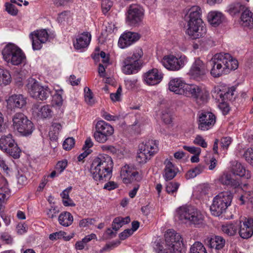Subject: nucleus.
Returning a JSON list of instances; mask_svg holds the SVG:
<instances>
[{"label":"nucleus","instance_id":"nucleus-45","mask_svg":"<svg viewBox=\"0 0 253 253\" xmlns=\"http://www.w3.org/2000/svg\"><path fill=\"white\" fill-rule=\"evenodd\" d=\"M161 118L166 124H169L172 122L171 112L169 109H166L162 111Z\"/></svg>","mask_w":253,"mask_h":253},{"label":"nucleus","instance_id":"nucleus-63","mask_svg":"<svg viewBox=\"0 0 253 253\" xmlns=\"http://www.w3.org/2000/svg\"><path fill=\"white\" fill-rule=\"evenodd\" d=\"M67 162L66 161L58 162L56 165V169L60 174L66 168Z\"/></svg>","mask_w":253,"mask_h":253},{"label":"nucleus","instance_id":"nucleus-17","mask_svg":"<svg viewBox=\"0 0 253 253\" xmlns=\"http://www.w3.org/2000/svg\"><path fill=\"white\" fill-rule=\"evenodd\" d=\"M215 122L216 117L211 112L203 111L198 114V128L202 131H206L212 128Z\"/></svg>","mask_w":253,"mask_h":253},{"label":"nucleus","instance_id":"nucleus-24","mask_svg":"<svg viewBox=\"0 0 253 253\" xmlns=\"http://www.w3.org/2000/svg\"><path fill=\"white\" fill-rule=\"evenodd\" d=\"M27 98L22 94H14L9 97L7 100V107L12 110L16 108H22L26 106Z\"/></svg>","mask_w":253,"mask_h":253},{"label":"nucleus","instance_id":"nucleus-14","mask_svg":"<svg viewBox=\"0 0 253 253\" xmlns=\"http://www.w3.org/2000/svg\"><path fill=\"white\" fill-rule=\"evenodd\" d=\"M95 129L93 136L99 143L106 142L114 131V128L104 121H99L96 123Z\"/></svg>","mask_w":253,"mask_h":253},{"label":"nucleus","instance_id":"nucleus-36","mask_svg":"<svg viewBox=\"0 0 253 253\" xmlns=\"http://www.w3.org/2000/svg\"><path fill=\"white\" fill-rule=\"evenodd\" d=\"M58 221L62 226L68 227L72 224L73 216L69 212L64 211L59 215Z\"/></svg>","mask_w":253,"mask_h":253},{"label":"nucleus","instance_id":"nucleus-51","mask_svg":"<svg viewBox=\"0 0 253 253\" xmlns=\"http://www.w3.org/2000/svg\"><path fill=\"white\" fill-rule=\"evenodd\" d=\"M193 143L197 145H199L203 148H207L208 144L204 138L200 135H197L194 140Z\"/></svg>","mask_w":253,"mask_h":253},{"label":"nucleus","instance_id":"nucleus-50","mask_svg":"<svg viewBox=\"0 0 253 253\" xmlns=\"http://www.w3.org/2000/svg\"><path fill=\"white\" fill-rule=\"evenodd\" d=\"M245 160L253 166V148H250L247 149L244 154Z\"/></svg>","mask_w":253,"mask_h":253},{"label":"nucleus","instance_id":"nucleus-64","mask_svg":"<svg viewBox=\"0 0 253 253\" xmlns=\"http://www.w3.org/2000/svg\"><path fill=\"white\" fill-rule=\"evenodd\" d=\"M132 234L133 231L132 230L129 229H126L120 234L119 237L121 240H124Z\"/></svg>","mask_w":253,"mask_h":253},{"label":"nucleus","instance_id":"nucleus-5","mask_svg":"<svg viewBox=\"0 0 253 253\" xmlns=\"http://www.w3.org/2000/svg\"><path fill=\"white\" fill-rule=\"evenodd\" d=\"M233 198V195L229 191L219 193L214 197L212 204L210 207L211 214L218 216L225 212L227 208L230 206Z\"/></svg>","mask_w":253,"mask_h":253},{"label":"nucleus","instance_id":"nucleus-28","mask_svg":"<svg viewBox=\"0 0 253 253\" xmlns=\"http://www.w3.org/2000/svg\"><path fill=\"white\" fill-rule=\"evenodd\" d=\"M164 165L165 167L164 170L163 177L166 181L170 180L176 175L178 169L168 159L165 161Z\"/></svg>","mask_w":253,"mask_h":253},{"label":"nucleus","instance_id":"nucleus-46","mask_svg":"<svg viewBox=\"0 0 253 253\" xmlns=\"http://www.w3.org/2000/svg\"><path fill=\"white\" fill-rule=\"evenodd\" d=\"M10 196V190L6 186L0 188V202H4Z\"/></svg>","mask_w":253,"mask_h":253},{"label":"nucleus","instance_id":"nucleus-44","mask_svg":"<svg viewBox=\"0 0 253 253\" xmlns=\"http://www.w3.org/2000/svg\"><path fill=\"white\" fill-rule=\"evenodd\" d=\"M66 233L63 231H59L50 234L49 238L51 240H56L58 239H63L65 241H69L71 239L69 236H65Z\"/></svg>","mask_w":253,"mask_h":253},{"label":"nucleus","instance_id":"nucleus-42","mask_svg":"<svg viewBox=\"0 0 253 253\" xmlns=\"http://www.w3.org/2000/svg\"><path fill=\"white\" fill-rule=\"evenodd\" d=\"M189 253H207L202 243L196 242L191 247Z\"/></svg>","mask_w":253,"mask_h":253},{"label":"nucleus","instance_id":"nucleus-3","mask_svg":"<svg viewBox=\"0 0 253 253\" xmlns=\"http://www.w3.org/2000/svg\"><path fill=\"white\" fill-rule=\"evenodd\" d=\"M165 243L158 241L154 250L157 253H180L182 240L181 235L173 230L169 229L165 234Z\"/></svg>","mask_w":253,"mask_h":253},{"label":"nucleus","instance_id":"nucleus-54","mask_svg":"<svg viewBox=\"0 0 253 253\" xmlns=\"http://www.w3.org/2000/svg\"><path fill=\"white\" fill-rule=\"evenodd\" d=\"M120 242H112L110 244H106L102 249L100 250V253L104 252H109L111 250L114 249L115 248L118 246L120 244Z\"/></svg>","mask_w":253,"mask_h":253},{"label":"nucleus","instance_id":"nucleus-21","mask_svg":"<svg viewBox=\"0 0 253 253\" xmlns=\"http://www.w3.org/2000/svg\"><path fill=\"white\" fill-rule=\"evenodd\" d=\"M140 36L135 32H127L122 34L118 41V46L121 48H126L139 40Z\"/></svg>","mask_w":253,"mask_h":253},{"label":"nucleus","instance_id":"nucleus-16","mask_svg":"<svg viewBox=\"0 0 253 253\" xmlns=\"http://www.w3.org/2000/svg\"><path fill=\"white\" fill-rule=\"evenodd\" d=\"M207 72L206 64L199 58H196L190 67L188 74L193 79L200 81L202 80Z\"/></svg>","mask_w":253,"mask_h":253},{"label":"nucleus","instance_id":"nucleus-9","mask_svg":"<svg viewBox=\"0 0 253 253\" xmlns=\"http://www.w3.org/2000/svg\"><path fill=\"white\" fill-rule=\"evenodd\" d=\"M158 144L157 141L148 140L139 145L136 160L140 164L146 163L152 156L158 152Z\"/></svg>","mask_w":253,"mask_h":253},{"label":"nucleus","instance_id":"nucleus-12","mask_svg":"<svg viewBox=\"0 0 253 253\" xmlns=\"http://www.w3.org/2000/svg\"><path fill=\"white\" fill-rule=\"evenodd\" d=\"M0 149L14 159L20 157L21 150L11 134L3 135L0 138Z\"/></svg>","mask_w":253,"mask_h":253},{"label":"nucleus","instance_id":"nucleus-18","mask_svg":"<svg viewBox=\"0 0 253 253\" xmlns=\"http://www.w3.org/2000/svg\"><path fill=\"white\" fill-rule=\"evenodd\" d=\"M29 37L32 42L33 50H40L42 47V43L47 42L48 34L45 30L43 29L31 33Z\"/></svg>","mask_w":253,"mask_h":253},{"label":"nucleus","instance_id":"nucleus-19","mask_svg":"<svg viewBox=\"0 0 253 253\" xmlns=\"http://www.w3.org/2000/svg\"><path fill=\"white\" fill-rule=\"evenodd\" d=\"M121 176L124 183H130L134 180H139L138 172L132 165H125L121 170Z\"/></svg>","mask_w":253,"mask_h":253},{"label":"nucleus","instance_id":"nucleus-38","mask_svg":"<svg viewBox=\"0 0 253 253\" xmlns=\"http://www.w3.org/2000/svg\"><path fill=\"white\" fill-rule=\"evenodd\" d=\"M130 221L128 216L126 217H117L115 218L112 222V226L113 230L118 231L124 225L129 223Z\"/></svg>","mask_w":253,"mask_h":253},{"label":"nucleus","instance_id":"nucleus-7","mask_svg":"<svg viewBox=\"0 0 253 253\" xmlns=\"http://www.w3.org/2000/svg\"><path fill=\"white\" fill-rule=\"evenodd\" d=\"M143 55L141 48L135 49L133 54L126 57L122 62V71L126 75H131L137 73L141 66V58Z\"/></svg>","mask_w":253,"mask_h":253},{"label":"nucleus","instance_id":"nucleus-26","mask_svg":"<svg viewBox=\"0 0 253 253\" xmlns=\"http://www.w3.org/2000/svg\"><path fill=\"white\" fill-rule=\"evenodd\" d=\"M33 113L41 119L50 118L52 116V107L49 105L35 104L33 108Z\"/></svg>","mask_w":253,"mask_h":253},{"label":"nucleus","instance_id":"nucleus-58","mask_svg":"<svg viewBox=\"0 0 253 253\" xmlns=\"http://www.w3.org/2000/svg\"><path fill=\"white\" fill-rule=\"evenodd\" d=\"M232 140L230 137H223L220 140L221 146L223 149H227L231 144Z\"/></svg>","mask_w":253,"mask_h":253},{"label":"nucleus","instance_id":"nucleus-6","mask_svg":"<svg viewBox=\"0 0 253 253\" xmlns=\"http://www.w3.org/2000/svg\"><path fill=\"white\" fill-rule=\"evenodd\" d=\"M3 58L8 63L18 66L26 61V56L22 49L13 43L6 44L2 50Z\"/></svg>","mask_w":253,"mask_h":253},{"label":"nucleus","instance_id":"nucleus-43","mask_svg":"<svg viewBox=\"0 0 253 253\" xmlns=\"http://www.w3.org/2000/svg\"><path fill=\"white\" fill-rule=\"evenodd\" d=\"M11 76L7 70L2 69L0 74V85H6L11 82Z\"/></svg>","mask_w":253,"mask_h":253},{"label":"nucleus","instance_id":"nucleus-56","mask_svg":"<svg viewBox=\"0 0 253 253\" xmlns=\"http://www.w3.org/2000/svg\"><path fill=\"white\" fill-rule=\"evenodd\" d=\"M63 90H60L57 91L56 93L54 95L53 101L58 106H60L63 104V98L62 96Z\"/></svg>","mask_w":253,"mask_h":253},{"label":"nucleus","instance_id":"nucleus-20","mask_svg":"<svg viewBox=\"0 0 253 253\" xmlns=\"http://www.w3.org/2000/svg\"><path fill=\"white\" fill-rule=\"evenodd\" d=\"M235 89L234 86L226 88L224 90H221L219 87L215 88L212 96L218 101H232L235 98L234 94Z\"/></svg>","mask_w":253,"mask_h":253},{"label":"nucleus","instance_id":"nucleus-32","mask_svg":"<svg viewBox=\"0 0 253 253\" xmlns=\"http://www.w3.org/2000/svg\"><path fill=\"white\" fill-rule=\"evenodd\" d=\"M207 18L211 25L216 27L222 22L224 20V16L220 12L212 11L208 13Z\"/></svg>","mask_w":253,"mask_h":253},{"label":"nucleus","instance_id":"nucleus-48","mask_svg":"<svg viewBox=\"0 0 253 253\" xmlns=\"http://www.w3.org/2000/svg\"><path fill=\"white\" fill-rule=\"evenodd\" d=\"M84 98L85 102L89 105H92L94 103V100L92 96V93L91 90L87 87L84 89Z\"/></svg>","mask_w":253,"mask_h":253},{"label":"nucleus","instance_id":"nucleus-8","mask_svg":"<svg viewBox=\"0 0 253 253\" xmlns=\"http://www.w3.org/2000/svg\"><path fill=\"white\" fill-rule=\"evenodd\" d=\"M185 90V96L194 99L198 103H206L210 98L209 90L204 85L188 84Z\"/></svg>","mask_w":253,"mask_h":253},{"label":"nucleus","instance_id":"nucleus-49","mask_svg":"<svg viewBox=\"0 0 253 253\" xmlns=\"http://www.w3.org/2000/svg\"><path fill=\"white\" fill-rule=\"evenodd\" d=\"M5 10L9 14L12 16H16L18 14V10L13 4L7 2L5 4Z\"/></svg>","mask_w":253,"mask_h":253},{"label":"nucleus","instance_id":"nucleus-13","mask_svg":"<svg viewBox=\"0 0 253 253\" xmlns=\"http://www.w3.org/2000/svg\"><path fill=\"white\" fill-rule=\"evenodd\" d=\"M188 62V58L185 55L176 57L173 55L164 56L161 60L163 65L168 70L178 71L182 68Z\"/></svg>","mask_w":253,"mask_h":253},{"label":"nucleus","instance_id":"nucleus-60","mask_svg":"<svg viewBox=\"0 0 253 253\" xmlns=\"http://www.w3.org/2000/svg\"><path fill=\"white\" fill-rule=\"evenodd\" d=\"M95 219L94 218H85L81 220L80 222L79 225L81 227H85L88 226L89 225L94 224Z\"/></svg>","mask_w":253,"mask_h":253},{"label":"nucleus","instance_id":"nucleus-4","mask_svg":"<svg viewBox=\"0 0 253 253\" xmlns=\"http://www.w3.org/2000/svg\"><path fill=\"white\" fill-rule=\"evenodd\" d=\"M175 217L183 223H189L196 227L204 224L205 216L198 209L188 205L178 207L175 211Z\"/></svg>","mask_w":253,"mask_h":253},{"label":"nucleus","instance_id":"nucleus-57","mask_svg":"<svg viewBox=\"0 0 253 253\" xmlns=\"http://www.w3.org/2000/svg\"><path fill=\"white\" fill-rule=\"evenodd\" d=\"M101 148L103 151L110 154H115L118 151L117 148L111 145H103Z\"/></svg>","mask_w":253,"mask_h":253},{"label":"nucleus","instance_id":"nucleus-34","mask_svg":"<svg viewBox=\"0 0 253 253\" xmlns=\"http://www.w3.org/2000/svg\"><path fill=\"white\" fill-rule=\"evenodd\" d=\"M219 181L223 185L236 188L240 185L238 180L234 178L230 174L224 173L219 178Z\"/></svg>","mask_w":253,"mask_h":253},{"label":"nucleus","instance_id":"nucleus-40","mask_svg":"<svg viewBox=\"0 0 253 253\" xmlns=\"http://www.w3.org/2000/svg\"><path fill=\"white\" fill-rule=\"evenodd\" d=\"M204 169L205 167L201 164H199L195 168L188 170L185 174V178L187 179L193 178L201 173Z\"/></svg>","mask_w":253,"mask_h":253},{"label":"nucleus","instance_id":"nucleus-27","mask_svg":"<svg viewBox=\"0 0 253 253\" xmlns=\"http://www.w3.org/2000/svg\"><path fill=\"white\" fill-rule=\"evenodd\" d=\"M188 84H185L181 79H173L169 82V89L176 94L185 95V88L186 85H188Z\"/></svg>","mask_w":253,"mask_h":253},{"label":"nucleus","instance_id":"nucleus-39","mask_svg":"<svg viewBox=\"0 0 253 253\" xmlns=\"http://www.w3.org/2000/svg\"><path fill=\"white\" fill-rule=\"evenodd\" d=\"M238 225L236 223H228L222 226V230L228 236H234L237 232Z\"/></svg>","mask_w":253,"mask_h":253},{"label":"nucleus","instance_id":"nucleus-11","mask_svg":"<svg viewBox=\"0 0 253 253\" xmlns=\"http://www.w3.org/2000/svg\"><path fill=\"white\" fill-rule=\"evenodd\" d=\"M12 121L14 128L22 135L27 136L33 132V124L23 113H16L13 117Z\"/></svg>","mask_w":253,"mask_h":253},{"label":"nucleus","instance_id":"nucleus-35","mask_svg":"<svg viewBox=\"0 0 253 253\" xmlns=\"http://www.w3.org/2000/svg\"><path fill=\"white\" fill-rule=\"evenodd\" d=\"M242 25L250 28H253V12L246 8L242 13L241 17Z\"/></svg>","mask_w":253,"mask_h":253},{"label":"nucleus","instance_id":"nucleus-59","mask_svg":"<svg viewBox=\"0 0 253 253\" xmlns=\"http://www.w3.org/2000/svg\"><path fill=\"white\" fill-rule=\"evenodd\" d=\"M183 148L194 155L200 154L201 152V149L199 147L184 146Z\"/></svg>","mask_w":253,"mask_h":253},{"label":"nucleus","instance_id":"nucleus-10","mask_svg":"<svg viewBox=\"0 0 253 253\" xmlns=\"http://www.w3.org/2000/svg\"><path fill=\"white\" fill-rule=\"evenodd\" d=\"M27 87L31 97L36 99L45 100L51 94V91L48 87L42 85L33 78L28 80Z\"/></svg>","mask_w":253,"mask_h":253},{"label":"nucleus","instance_id":"nucleus-53","mask_svg":"<svg viewBox=\"0 0 253 253\" xmlns=\"http://www.w3.org/2000/svg\"><path fill=\"white\" fill-rule=\"evenodd\" d=\"M59 212V211L57 207H51L50 208L46 210V214L48 218H53L57 216Z\"/></svg>","mask_w":253,"mask_h":253},{"label":"nucleus","instance_id":"nucleus-23","mask_svg":"<svg viewBox=\"0 0 253 253\" xmlns=\"http://www.w3.org/2000/svg\"><path fill=\"white\" fill-rule=\"evenodd\" d=\"M186 33L193 39L200 38L205 35L206 28L202 24H195V23H187Z\"/></svg>","mask_w":253,"mask_h":253},{"label":"nucleus","instance_id":"nucleus-25","mask_svg":"<svg viewBox=\"0 0 253 253\" xmlns=\"http://www.w3.org/2000/svg\"><path fill=\"white\" fill-rule=\"evenodd\" d=\"M239 233L242 238H250L253 234V219L245 218L242 222L240 221Z\"/></svg>","mask_w":253,"mask_h":253},{"label":"nucleus","instance_id":"nucleus-2","mask_svg":"<svg viewBox=\"0 0 253 253\" xmlns=\"http://www.w3.org/2000/svg\"><path fill=\"white\" fill-rule=\"evenodd\" d=\"M113 168L111 157L107 155H100L93 160L90 172L95 180L105 182L111 178Z\"/></svg>","mask_w":253,"mask_h":253},{"label":"nucleus","instance_id":"nucleus-55","mask_svg":"<svg viewBox=\"0 0 253 253\" xmlns=\"http://www.w3.org/2000/svg\"><path fill=\"white\" fill-rule=\"evenodd\" d=\"M113 3L110 0H102L101 2V7L103 12L106 13L112 6Z\"/></svg>","mask_w":253,"mask_h":253},{"label":"nucleus","instance_id":"nucleus-47","mask_svg":"<svg viewBox=\"0 0 253 253\" xmlns=\"http://www.w3.org/2000/svg\"><path fill=\"white\" fill-rule=\"evenodd\" d=\"M180 184L178 182H169L166 186V191L170 194H174L175 193L179 187Z\"/></svg>","mask_w":253,"mask_h":253},{"label":"nucleus","instance_id":"nucleus-41","mask_svg":"<svg viewBox=\"0 0 253 253\" xmlns=\"http://www.w3.org/2000/svg\"><path fill=\"white\" fill-rule=\"evenodd\" d=\"M245 6L239 2L235 3L229 5L228 7L227 11L231 15H235L243 10Z\"/></svg>","mask_w":253,"mask_h":253},{"label":"nucleus","instance_id":"nucleus-52","mask_svg":"<svg viewBox=\"0 0 253 253\" xmlns=\"http://www.w3.org/2000/svg\"><path fill=\"white\" fill-rule=\"evenodd\" d=\"M74 139L73 137H69L64 141L63 147L65 150H70L74 147Z\"/></svg>","mask_w":253,"mask_h":253},{"label":"nucleus","instance_id":"nucleus-1","mask_svg":"<svg viewBox=\"0 0 253 253\" xmlns=\"http://www.w3.org/2000/svg\"><path fill=\"white\" fill-rule=\"evenodd\" d=\"M210 64L211 74L214 78L226 75L238 67V61L227 53L214 54L210 60Z\"/></svg>","mask_w":253,"mask_h":253},{"label":"nucleus","instance_id":"nucleus-61","mask_svg":"<svg viewBox=\"0 0 253 253\" xmlns=\"http://www.w3.org/2000/svg\"><path fill=\"white\" fill-rule=\"evenodd\" d=\"M122 89L121 87H119L118 88L117 91L115 93H111L110 94V98L113 101H119L121 97V94L122 92Z\"/></svg>","mask_w":253,"mask_h":253},{"label":"nucleus","instance_id":"nucleus-62","mask_svg":"<svg viewBox=\"0 0 253 253\" xmlns=\"http://www.w3.org/2000/svg\"><path fill=\"white\" fill-rule=\"evenodd\" d=\"M220 103L218 105L219 109L222 111L223 114H227L229 111V106L226 101H219Z\"/></svg>","mask_w":253,"mask_h":253},{"label":"nucleus","instance_id":"nucleus-33","mask_svg":"<svg viewBox=\"0 0 253 253\" xmlns=\"http://www.w3.org/2000/svg\"><path fill=\"white\" fill-rule=\"evenodd\" d=\"M232 170L233 174L241 177H245L247 179L251 177V172L246 170L244 166L240 163L236 162L235 165H233Z\"/></svg>","mask_w":253,"mask_h":253},{"label":"nucleus","instance_id":"nucleus-37","mask_svg":"<svg viewBox=\"0 0 253 253\" xmlns=\"http://www.w3.org/2000/svg\"><path fill=\"white\" fill-rule=\"evenodd\" d=\"M62 128V125L59 123L54 122L52 124L49 136L51 140H56Z\"/></svg>","mask_w":253,"mask_h":253},{"label":"nucleus","instance_id":"nucleus-15","mask_svg":"<svg viewBox=\"0 0 253 253\" xmlns=\"http://www.w3.org/2000/svg\"><path fill=\"white\" fill-rule=\"evenodd\" d=\"M143 15L142 9L139 5H130L126 14V22L131 26H139L142 24Z\"/></svg>","mask_w":253,"mask_h":253},{"label":"nucleus","instance_id":"nucleus-29","mask_svg":"<svg viewBox=\"0 0 253 253\" xmlns=\"http://www.w3.org/2000/svg\"><path fill=\"white\" fill-rule=\"evenodd\" d=\"M91 35L88 32H84L79 35L75 41L74 46L76 49H81L86 47L91 41Z\"/></svg>","mask_w":253,"mask_h":253},{"label":"nucleus","instance_id":"nucleus-30","mask_svg":"<svg viewBox=\"0 0 253 253\" xmlns=\"http://www.w3.org/2000/svg\"><path fill=\"white\" fill-rule=\"evenodd\" d=\"M205 244L210 248L219 250L222 249L225 243V240L220 236H215L213 237H208L205 239Z\"/></svg>","mask_w":253,"mask_h":253},{"label":"nucleus","instance_id":"nucleus-31","mask_svg":"<svg viewBox=\"0 0 253 253\" xmlns=\"http://www.w3.org/2000/svg\"><path fill=\"white\" fill-rule=\"evenodd\" d=\"M202 11L198 6H194L189 10L188 16L189 19L187 23H195V24H202L203 21L201 19Z\"/></svg>","mask_w":253,"mask_h":253},{"label":"nucleus","instance_id":"nucleus-22","mask_svg":"<svg viewBox=\"0 0 253 253\" xmlns=\"http://www.w3.org/2000/svg\"><path fill=\"white\" fill-rule=\"evenodd\" d=\"M163 78L162 72L157 69H152L143 75L144 82L149 85H154L159 84Z\"/></svg>","mask_w":253,"mask_h":253}]
</instances>
